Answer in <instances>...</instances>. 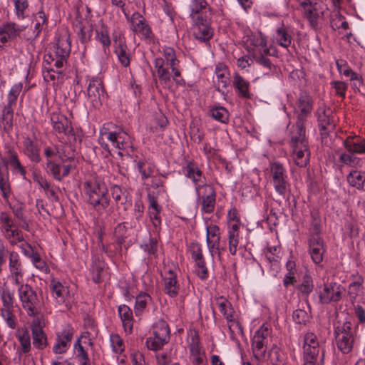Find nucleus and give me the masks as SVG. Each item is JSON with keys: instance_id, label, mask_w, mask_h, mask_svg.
Segmentation results:
<instances>
[{"instance_id": "f257e3e1", "label": "nucleus", "mask_w": 365, "mask_h": 365, "mask_svg": "<svg viewBox=\"0 0 365 365\" xmlns=\"http://www.w3.org/2000/svg\"><path fill=\"white\" fill-rule=\"evenodd\" d=\"M17 294L21 308L27 316L38 317L42 314L44 307L43 298L41 292H38L30 284L22 282L17 285Z\"/></svg>"}, {"instance_id": "f03ea898", "label": "nucleus", "mask_w": 365, "mask_h": 365, "mask_svg": "<svg viewBox=\"0 0 365 365\" xmlns=\"http://www.w3.org/2000/svg\"><path fill=\"white\" fill-rule=\"evenodd\" d=\"M266 173L275 192L284 199L288 197L290 183L285 166L279 161L270 162Z\"/></svg>"}, {"instance_id": "7ed1b4c3", "label": "nucleus", "mask_w": 365, "mask_h": 365, "mask_svg": "<svg viewBox=\"0 0 365 365\" xmlns=\"http://www.w3.org/2000/svg\"><path fill=\"white\" fill-rule=\"evenodd\" d=\"M71 52V41L68 36L63 35L58 38L52 53L44 56V61L56 68L58 74H61L67 63Z\"/></svg>"}, {"instance_id": "20e7f679", "label": "nucleus", "mask_w": 365, "mask_h": 365, "mask_svg": "<svg viewBox=\"0 0 365 365\" xmlns=\"http://www.w3.org/2000/svg\"><path fill=\"white\" fill-rule=\"evenodd\" d=\"M84 192L89 202L97 210L108 205L107 189L104 184L96 180H90L84 183Z\"/></svg>"}, {"instance_id": "39448f33", "label": "nucleus", "mask_w": 365, "mask_h": 365, "mask_svg": "<svg viewBox=\"0 0 365 365\" xmlns=\"http://www.w3.org/2000/svg\"><path fill=\"white\" fill-rule=\"evenodd\" d=\"M345 292V288L336 282H324L317 284L316 294L318 297L317 304L319 305L329 304L339 302Z\"/></svg>"}, {"instance_id": "423d86ee", "label": "nucleus", "mask_w": 365, "mask_h": 365, "mask_svg": "<svg viewBox=\"0 0 365 365\" xmlns=\"http://www.w3.org/2000/svg\"><path fill=\"white\" fill-rule=\"evenodd\" d=\"M303 11L304 16L313 28L318 26L319 21L324 16L327 7L324 0H297Z\"/></svg>"}, {"instance_id": "0eeeda50", "label": "nucleus", "mask_w": 365, "mask_h": 365, "mask_svg": "<svg viewBox=\"0 0 365 365\" xmlns=\"http://www.w3.org/2000/svg\"><path fill=\"white\" fill-rule=\"evenodd\" d=\"M49 287L58 309L61 312L69 310L74 301L73 295L71 294L69 287L55 278L51 279Z\"/></svg>"}, {"instance_id": "6e6552de", "label": "nucleus", "mask_w": 365, "mask_h": 365, "mask_svg": "<svg viewBox=\"0 0 365 365\" xmlns=\"http://www.w3.org/2000/svg\"><path fill=\"white\" fill-rule=\"evenodd\" d=\"M40 152L41 146L36 131L32 129L31 136H23L22 153L31 163H38L41 160Z\"/></svg>"}, {"instance_id": "1a4fd4ad", "label": "nucleus", "mask_w": 365, "mask_h": 365, "mask_svg": "<svg viewBox=\"0 0 365 365\" xmlns=\"http://www.w3.org/2000/svg\"><path fill=\"white\" fill-rule=\"evenodd\" d=\"M195 192L202 212L208 214L213 212L216 204V192L214 186L212 185L205 186Z\"/></svg>"}, {"instance_id": "9d476101", "label": "nucleus", "mask_w": 365, "mask_h": 365, "mask_svg": "<svg viewBox=\"0 0 365 365\" xmlns=\"http://www.w3.org/2000/svg\"><path fill=\"white\" fill-rule=\"evenodd\" d=\"M162 53L165 64L171 69L173 81L177 85L185 86V81L181 76L180 61L177 58L175 49L172 47L164 46Z\"/></svg>"}, {"instance_id": "9b49d317", "label": "nucleus", "mask_w": 365, "mask_h": 365, "mask_svg": "<svg viewBox=\"0 0 365 365\" xmlns=\"http://www.w3.org/2000/svg\"><path fill=\"white\" fill-rule=\"evenodd\" d=\"M192 21L193 22L192 35L195 38L201 42L209 41L213 36L214 30L207 16L202 18H195Z\"/></svg>"}, {"instance_id": "f8f14e48", "label": "nucleus", "mask_w": 365, "mask_h": 365, "mask_svg": "<svg viewBox=\"0 0 365 365\" xmlns=\"http://www.w3.org/2000/svg\"><path fill=\"white\" fill-rule=\"evenodd\" d=\"M183 170L185 176L192 182L195 191L211 185L207 182L205 175L195 162L188 161L183 168Z\"/></svg>"}, {"instance_id": "ddd939ff", "label": "nucleus", "mask_w": 365, "mask_h": 365, "mask_svg": "<svg viewBox=\"0 0 365 365\" xmlns=\"http://www.w3.org/2000/svg\"><path fill=\"white\" fill-rule=\"evenodd\" d=\"M332 113L331 108L324 104L319 106L317 110L316 115L317 117L319 127L322 135H327L334 129L335 124Z\"/></svg>"}, {"instance_id": "4468645a", "label": "nucleus", "mask_w": 365, "mask_h": 365, "mask_svg": "<svg viewBox=\"0 0 365 365\" xmlns=\"http://www.w3.org/2000/svg\"><path fill=\"white\" fill-rule=\"evenodd\" d=\"M9 276L15 285H19L23 281L24 267L18 252L11 251L9 256Z\"/></svg>"}, {"instance_id": "2eb2a0df", "label": "nucleus", "mask_w": 365, "mask_h": 365, "mask_svg": "<svg viewBox=\"0 0 365 365\" xmlns=\"http://www.w3.org/2000/svg\"><path fill=\"white\" fill-rule=\"evenodd\" d=\"M131 29L135 34H140L145 39L151 41L154 35L144 17L139 13H133L130 19Z\"/></svg>"}, {"instance_id": "dca6fc26", "label": "nucleus", "mask_w": 365, "mask_h": 365, "mask_svg": "<svg viewBox=\"0 0 365 365\" xmlns=\"http://www.w3.org/2000/svg\"><path fill=\"white\" fill-rule=\"evenodd\" d=\"M248 41L251 46H253L252 53L270 54L272 51H276L274 47L272 46H267V38L260 31L252 33L248 37Z\"/></svg>"}, {"instance_id": "f3484780", "label": "nucleus", "mask_w": 365, "mask_h": 365, "mask_svg": "<svg viewBox=\"0 0 365 365\" xmlns=\"http://www.w3.org/2000/svg\"><path fill=\"white\" fill-rule=\"evenodd\" d=\"M51 122L54 132L57 134L68 135L73 132L71 122L66 115L60 113H52Z\"/></svg>"}, {"instance_id": "a211bd4d", "label": "nucleus", "mask_w": 365, "mask_h": 365, "mask_svg": "<svg viewBox=\"0 0 365 365\" xmlns=\"http://www.w3.org/2000/svg\"><path fill=\"white\" fill-rule=\"evenodd\" d=\"M88 97L94 107L101 104V98H104V90L102 81L99 78L90 80L87 88Z\"/></svg>"}, {"instance_id": "6ab92c4d", "label": "nucleus", "mask_w": 365, "mask_h": 365, "mask_svg": "<svg viewBox=\"0 0 365 365\" xmlns=\"http://www.w3.org/2000/svg\"><path fill=\"white\" fill-rule=\"evenodd\" d=\"M25 29V26H20L13 22L1 24L0 43L5 44L16 38Z\"/></svg>"}, {"instance_id": "aec40b11", "label": "nucleus", "mask_w": 365, "mask_h": 365, "mask_svg": "<svg viewBox=\"0 0 365 365\" xmlns=\"http://www.w3.org/2000/svg\"><path fill=\"white\" fill-rule=\"evenodd\" d=\"M206 242L210 252L212 253L214 250H216L220 254L221 250H224V248H220V232L219 227L215 225H210L206 228Z\"/></svg>"}, {"instance_id": "412c9836", "label": "nucleus", "mask_w": 365, "mask_h": 365, "mask_svg": "<svg viewBox=\"0 0 365 365\" xmlns=\"http://www.w3.org/2000/svg\"><path fill=\"white\" fill-rule=\"evenodd\" d=\"M30 327L32 334L33 342H47V336L43 331L45 319L43 314L32 317Z\"/></svg>"}, {"instance_id": "4be33fe9", "label": "nucleus", "mask_w": 365, "mask_h": 365, "mask_svg": "<svg viewBox=\"0 0 365 365\" xmlns=\"http://www.w3.org/2000/svg\"><path fill=\"white\" fill-rule=\"evenodd\" d=\"M98 331L96 322L93 318L87 316L84 318V328L83 331L81 336L77 339L76 342H92L93 341L98 340Z\"/></svg>"}, {"instance_id": "5701e85b", "label": "nucleus", "mask_w": 365, "mask_h": 365, "mask_svg": "<svg viewBox=\"0 0 365 365\" xmlns=\"http://www.w3.org/2000/svg\"><path fill=\"white\" fill-rule=\"evenodd\" d=\"M188 9L189 16L192 20L205 17L207 11L212 12V9L206 0H190Z\"/></svg>"}, {"instance_id": "b1692460", "label": "nucleus", "mask_w": 365, "mask_h": 365, "mask_svg": "<svg viewBox=\"0 0 365 365\" xmlns=\"http://www.w3.org/2000/svg\"><path fill=\"white\" fill-rule=\"evenodd\" d=\"M355 329L349 322L335 328V337L336 342H354L355 341Z\"/></svg>"}, {"instance_id": "393cba45", "label": "nucleus", "mask_w": 365, "mask_h": 365, "mask_svg": "<svg viewBox=\"0 0 365 365\" xmlns=\"http://www.w3.org/2000/svg\"><path fill=\"white\" fill-rule=\"evenodd\" d=\"M232 86L239 97L249 99L251 98L250 84L244 77L235 72L232 76Z\"/></svg>"}, {"instance_id": "a878e982", "label": "nucleus", "mask_w": 365, "mask_h": 365, "mask_svg": "<svg viewBox=\"0 0 365 365\" xmlns=\"http://www.w3.org/2000/svg\"><path fill=\"white\" fill-rule=\"evenodd\" d=\"M292 148V158L294 163L300 168L307 166L310 158L309 145H294Z\"/></svg>"}, {"instance_id": "bb28decb", "label": "nucleus", "mask_w": 365, "mask_h": 365, "mask_svg": "<svg viewBox=\"0 0 365 365\" xmlns=\"http://www.w3.org/2000/svg\"><path fill=\"white\" fill-rule=\"evenodd\" d=\"M324 247L323 241L319 236H312L309 239V254L315 264L322 262Z\"/></svg>"}, {"instance_id": "cd10ccee", "label": "nucleus", "mask_w": 365, "mask_h": 365, "mask_svg": "<svg viewBox=\"0 0 365 365\" xmlns=\"http://www.w3.org/2000/svg\"><path fill=\"white\" fill-rule=\"evenodd\" d=\"M346 150L351 154L365 153V139L359 136H349L343 142Z\"/></svg>"}, {"instance_id": "c85d7f7f", "label": "nucleus", "mask_w": 365, "mask_h": 365, "mask_svg": "<svg viewBox=\"0 0 365 365\" xmlns=\"http://www.w3.org/2000/svg\"><path fill=\"white\" fill-rule=\"evenodd\" d=\"M74 29L82 43L90 41L93 33V24L88 19L79 21L75 24Z\"/></svg>"}, {"instance_id": "c756f323", "label": "nucleus", "mask_w": 365, "mask_h": 365, "mask_svg": "<svg viewBox=\"0 0 365 365\" xmlns=\"http://www.w3.org/2000/svg\"><path fill=\"white\" fill-rule=\"evenodd\" d=\"M153 342H168L170 331L168 323L164 320L158 321L153 326Z\"/></svg>"}, {"instance_id": "7c9ffc66", "label": "nucleus", "mask_w": 365, "mask_h": 365, "mask_svg": "<svg viewBox=\"0 0 365 365\" xmlns=\"http://www.w3.org/2000/svg\"><path fill=\"white\" fill-rule=\"evenodd\" d=\"M164 292L171 297H176L180 290L176 274L171 269L168 272L164 279Z\"/></svg>"}, {"instance_id": "2f4dec72", "label": "nucleus", "mask_w": 365, "mask_h": 365, "mask_svg": "<svg viewBox=\"0 0 365 365\" xmlns=\"http://www.w3.org/2000/svg\"><path fill=\"white\" fill-rule=\"evenodd\" d=\"M115 54L123 67L129 66L130 53L125 44L124 38L119 37L118 41L115 38Z\"/></svg>"}, {"instance_id": "473e14b6", "label": "nucleus", "mask_w": 365, "mask_h": 365, "mask_svg": "<svg viewBox=\"0 0 365 365\" xmlns=\"http://www.w3.org/2000/svg\"><path fill=\"white\" fill-rule=\"evenodd\" d=\"M274 40L279 46L287 48L292 41L291 31L283 24L275 30Z\"/></svg>"}, {"instance_id": "72a5a7b5", "label": "nucleus", "mask_w": 365, "mask_h": 365, "mask_svg": "<svg viewBox=\"0 0 365 365\" xmlns=\"http://www.w3.org/2000/svg\"><path fill=\"white\" fill-rule=\"evenodd\" d=\"M290 145H308L306 138L305 126L294 125L290 129Z\"/></svg>"}, {"instance_id": "f704fd0d", "label": "nucleus", "mask_w": 365, "mask_h": 365, "mask_svg": "<svg viewBox=\"0 0 365 365\" xmlns=\"http://www.w3.org/2000/svg\"><path fill=\"white\" fill-rule=\"evenodd\" d=\"M216 304H217L220 312L228 322H235V314L231 303L224 297L220 296L216 298Z\"/></svg>"}, {"instance_id": "c9c22d12", "label": "nucleus", "mask_w": 365, "mask_h": 365, "mask_svg": "<svg viewBox=\"0 0 365 365\" xmlns=\"http://www.w3.org/2000/svg\"><path fill=\"white\" fill-rule=\"evenodd\" d=\"M74 150L72 149L71 145L66 146L65 150L61 155V158L63 163L66 161H70V163L63 164L62 167L63 171L61 172V180L68 175L71 170L75 168L76 163L74 160Z\"/></svg>"}, {"instance_id": "e433bc0d", "label": "nucleus", "mask_w": 365, "mask_h": 365, "mask_svg": "<svg viewBox=\"0 0 365 365\" xmlns=\"http://www.w3.org/2000/svg\"><path fill=\"white\" fill-rule=\"evenodd\" d=\"M112 125V123L104 124L103 128L101 130L99 141L103 149H104L107 154L106 157L111 156V150L109 148V145L106 142L108 140L112 145H114V132L109 130V126Z\"/></svg>"}, {"instance_id": "4c0bfd02", "label": "nucleus", "mask_w": 365, "mask_h": 365, "mask_svg": "<svg viewBox=\"0 0 365 365\" xmlns=\"http://www.w3.org/2000/svg\"><path fill=\"white\" fill-rule=\"evenodd\" d=\"M153 65L160 83L168 85L170 82L171 75L168 68L165 67V60L163 58H155Z\"/></svg>"}, {"instance_id": "58836bf2", "label": "nucleus", "mask_w": 365, "mask_h": 365, "mask_svg": "<svg viewBox=\"0 0 365 365\" xmlns=\"http://www.w3.org/2000/svg\"><path fill=\"white\" fill-rule=\"evenodd\" d=\"M228 249L232 255H235L240 242V229L236 225L227 227Z\"/></svg>"}, {"instance_id": "ea45409f", "label": "nucleus", "mask_w": 365, "mask_h": 365, "mask_svg": "<svg viewBox=\"0 0 365 365\" xmlns=\"http://www.w3.org/2000/svg\"><path fill=\"white\" fill-rule=\"evenodd\" d=\"M275 53H277V51H272L270 54H262L260 53H252L255 61L267 69V71H266L264 74H269L276 70L275 66L271 62L269 58H267L268 56H274Z\"/></svg>"}, {"instance_id": "a19ab883", "label": "nucleus", "mask_w": 365, "mask_h": 365, "mask_svg": "<svg viewBox=\"0 0 365 365\" xmlns=\"http://www.w3.org/2000/svg\"><path fill=\"white\" fill-rule=\"evenodd\" d=\"M190 352L192 362L194 365H205V353L200 344H190Z\"/></svg>"}, {"instance_id": "79ce46f5", "label": "nucleus", "mask_w": 365, "mask_h": 365, "mask_svg": "<svg viewBox=\"0 0 365 365\" xmlns=\"http://www.w3.org/2000/svg\"><path fill=\"white\" fill-rule=\"evenodd\" d=\"M118 314L125 330L130 331L133 327V313L131 309L125 305L119 306Z\"/></svg>"}, {"instance_id": "37998d69", "label": "nucleus", "mask_w": 365, "mask_h": 365, "mask_svg": "<svg viewBox=\"0 0 365 365\" xmlns=\"http://www.w3.org/2000/svg\"><path fill=\"white\" fill-rule=\"evenodd\" d=\"M272 330L269 324H264L255 334L252 342H263L272 341Z\"/></svg>"}, {"instance_id": "c03bdc74", "label": "nucleus", "mask_w": 365, "mask_h": 365, "mask_svg": "<svg viewBox=\"0 0 365 365\" xmlns=\"http://www.w3.org/2000/svg\"><path fill=\"white\" fill-rule=\"evenodd\" d=\"M0 298L2 303L0 310L14 309V295L10 289L4 288L0 290Z\"/></svg>"}, {"instance_id": "a18cd8bd", "label": "nucleus", "mask_w": 365, "mask_h": 365, "mask_svg": "<svg viewBox=\"0 0 365 365\" xmlns=\"http://www.w3.org/2000/svg\"><path fill=\"white\" fill-rule=\"evenodd\" d=\"M215 74L217 79V86L226 88L230 83L229 71L227 67L223 64H219L216 66Z\"/></svg>"}, {"instance_id": "49530a36", "label": "nucleus", "mask_w": 365, "mask_h": 365, "mask_svg": "<svg viewBox=\"0 0 365 365\" xmlns=\"http://www.w3.org/2000/svg\"><path fill=\"white\" fill-rule=\"evenodd\" d=\"M210 115L217 121L224 124L229 122L230 113L229 111L222 106H215L210 109Z\"/></svg>"}, {"instance_id": "de8ad7c7", "label": "nucleus", "mask_w": 365, "mask_h": 365, "mask_svg": "<svg viewBox=\"0 0 365 365\" xmlns=\"http://www.w3.org/2000/svg\"><path fill=\"white\" fill-rule=\"evenodd\" d=\"M74 351L78 365H91L88 352L81 344H74Z\"/></svg>"}, {"instance_id": "09e8293b", "label": "nucleus", "mask_w": 365, "mask_h": 365, "mask_svg": "<svg viewBox=\"0 0 365 365\" xmlns=\"http://www.w3.org/2000/svg\"><path fill=\"white\" fill-rule=\"evenodd\" d=\"M365 180V173H361L358 170L351 171L347 175V181L349 184L355 187L359 190H361L363 182Z\"/></svg>"}, {"instance_id": "8fccbe9b", "label": "nucleus", "mask_w": 365, "mask_h": 365, "mask_svg": "<svg viewBox=\"0 0 365 365\" xmlns=\"http://www.w3.org/2000/svg\"><path fill=\"white\" fill-rule=\"evenodd\" d=\"M19 160V155L15 148L12 145H6L4 151V157L1 158L2 163L5 165H9L11 163Z\"/></svg>"}, {"instance_id": "3c124183", "label": "nucleus", "mask_w": 365, "mask_h": 365, "mask_svg": "<svg viewBox=\"0 0 365 365\" xmlns=\"http://www.w3.org/2000/svg\"><path fill=\"white\" fill-rule=\"evenodd\" d=\"M19 160V155L15 148L12 145H6L4 151V157L1 158L2 163L5 165H9L11 163Z\"/></svg>"}, {"instance_id": "603ef678", "label": "nucleus", "mask_w": 365, "mask_h": 365, "mask_svg": "<svg viewBox=\"0 0 365 365\" xmlns=\"http://www.w3.org/2000/svg\"><path fill=\"white\" fill-rule=\"evenodd\" d=\"M304 344V360L317 361L319 353V344Z\"/></svg>"}, {"instance_id": "864d4df0", "label": "nucleus", "mask_w": 365, "mask_h": 365, "mask_svg": "<svg viewBox=\"0 0 365 365\" xmlns=\"http://www.w3.org/2000/svg\"><path fill=\"white\" fill-rule=\"evenodd\" d=\"M15 7V14L18 19L23 20L28 16V0H13Z\"/></svg>"}, {"instance_id": "5fc2aeb1", "label": "nucleus", "mask_w": 365, "mask_h": 365, "mask_svg": "<svg viewBox=\"0 0 365 365\" xmlns=\"http://www.w3.org/2000/svg\"><path fill=\"white\" fill-rule=\"evenodd\" d=\"M363 283L364 279L361 276H359L356 278V280L349 284L348 287V294L352 302H354L358 297L359 293L361 289Z\"/></svg>"}, {"instance_id": "6e6d98bb", "label": "nucleus", "mask_w": 365, "mask_h": 365, "mask_svg": "<svg viewBox=\"0 0 365 365\" xmlns=\"http://www.w3.org/2000/svg\"><path fill=\"white\" fill-rule=\"evenodd\" d=\"M297 289L302 294L307 297L314 289V283L312 277L308 274H304Z\"/></svg>"}, {"instance_id": "4d7b16f0", "label": "nucleus", "mask_w": 365, "mask_h": 365, "mask_svg": "<svg viewBox=\"0 0 365 365\" xmlns=\"http://www.w3.org/2000/svg\"><path fill=\"white\" fill-rule=\"evenodd\" d=\"M35 26L34 29V37L36 38L39 36L43 26L47 25L48 19L46 14L42 11H39L35 16Z\"/></svg>"}, {"instance_id": "13d9d810", "label": "nucleus", "mask_w": 365, "mask_h": 365, "mask_svg": "<svg viewBox=\"0 0 365 365\" xmlns=\"http://www.w3.org/2000/svg\"><path fill=\"white\" fill-rule=\"evenodd\" d=\"M14 227V222L9 213L3 211L0 212V230L2 233L8 232Z\"/></svg>"}, {"instance_id": "bf43d9fd", "label": "nucleus", "mask_w": 365, "mask_h": 365, "mask_svg": "<svg viewBox=\"0 0 365 365\" xmlns=\"http://www.w3.org/2000/svg\"><path fill=\"white\" fill-rule=\"evenodd\" d=\"M23 88V83L19 82L15 83L11 88L7 95V103L6 105L15 106L17 102V98Z\"/></svg>"}, {"instance_id": "052dcab7", "label": "nucleus", "mask_w": 365, "mask_h": 365, "mask_svg": "<svg viewBox=\"0 0 365 365\" xmlns=\"http://www.w3.org/2000/svg\"><path fill=\"white\" fill-rule=\"evenodd\" d=\"M3 235L12 246L16 245L18 242H24L22 231L17 228H11V231H9L8 232H4L3 233Z\"/></svg>"}, {"instance_id": "680f3d73", "label": "nucleus", "mask_w": 365, "mask_h": 365, "mask_svg": "<svg viewBox=\"0 0 365 365\" xmlns=\"http://www.w3.org/2000/svg\"><path fill=\"white\" fill-rule=\"evenodd\" d=\"M312 110V103L311 98L306 94L301 95L298 99V107L297 110L305 114H310Z\"/></svg>"}, {"instance_id": "e2e57ef3", "label": "nucleus", "mask_w": 365, "mask_h": 365, "mask_svg": "<svg viewBox=\"0 0 365 365\" xmlns=\"http://www.w3.org/2000/svg\"><path fill=\"white\" fill-rule=\"evenodd\" d=\"M0 315L9 328L14 329L16 327L17 318L14 314V309L0 310Z\"/></svg>"}, {"instance_id": "0e129e2a", "label": "nucleus", "mask_w": 365, "mask_h": 365, "mask_svg": "<svg viewBox=\"0 0 365 365\" xmlns=\"http://www.w3.org/2000/svg\"><path fill=\"white\" fill-rule=\"evenodd\" d=\"M46 169L55 180H61V166L52 160H47L46 163Z\"/></svg>"}, {"instance_id": "69168bd1", "label": "nucleus", "mask_w": 365, "mask_h": 365, "mask_svg": "<svg viewBox=\"0 0 365 365\" xmlns=\"http://www.w3.org/2000/svg\"><path fill=\"white\" fill-rule=\"evenodd\" d=\"M137 168L143 180L151 178L154 173V166L146 161H139L137 163Z\"/></svg>"}, {"instance_id": "338daca9", "label": "nucleus", "mask_w": 365, "mask_h": 365, "mask_svg": "<svg viewBox=\"0 0 365 365\" xmlns=\"http://www.w3.org/2000/svg\"><path fill=\"white\" fill-rule=\"evenodd\" d=\"M74 330L71 326L66 324L57 333L58 342H71Z\"/></svg>"}, {"instance_id": "774afa93", "label": "nucleus", "mask_w": 365, "mask_h": 365, "mask_svg": "<svg viewBox=\"0 0 365 365\" xmlns=\"http://www.w3.org/2000/svg\"><path fill=\"white\" fill-rule=\"evenodd\" d=\"M336 153L339 155V161L344 165L354 167L360 162L359 158L352 155L351 153L347 154L346 153H340L339 151Z\"/></svg>"}]
</instances>
